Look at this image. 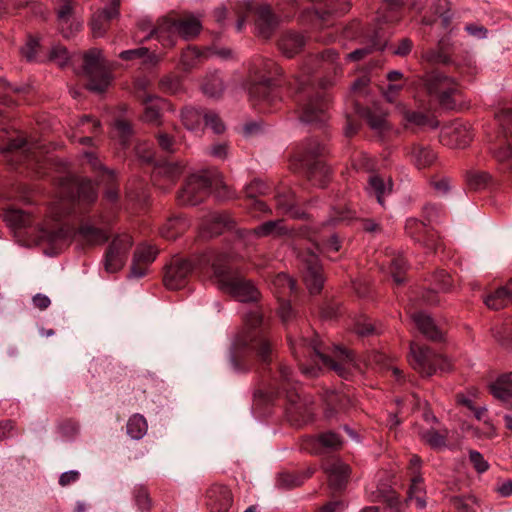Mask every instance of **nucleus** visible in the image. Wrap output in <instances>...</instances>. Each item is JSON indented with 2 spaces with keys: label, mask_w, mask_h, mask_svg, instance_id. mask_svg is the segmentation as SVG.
<instances>
[{
  "label": "nucleus",
  "mask_w": 512,
  "mask_h": 512,
  "mask_svg": "<svg viewBox=\"0 0 512 512\" xmlns=\"http://www.w3.org/2000/svg\"><path fill=\"white\" fill-rule=\"evenodd\" d=\"M283 227H282V221L281 220H275V221H268L265 222L258 227H256L253 230H243L239 231V236L241 238H245L248 236H255V237H262V236H268L272 234H279L281 233Z\"/></svg>",
  "instance_id": "e433bc0d"
},
{
  "label": "nucleus",
  "mask_w": 512,
  "mask_h": 512,
  "mask_svg": "<svg viewBox=\"0 0 512 512\" xmlns=\"http://www.w3.org/2000/svg\"><path fill=\"white\" fill-rule=\"evenodd\" d=\"M5 220L14 227L25 226L29 223V215L18 209H9L5 212Z\"/></svg>",
  "instance_id": "5fc2aeb1"
},
{
  "label": "nucleus",
  "mask_w": 512,
  "mask_h": 512,
  "mask_svg": "<svg viewBox=\"0 0 512 512\" xmlns=\"http://www.w3.org/2000/svg\"><path fill=\"white\" fill-rule=\"evenodd\" d=\"M316 441L322 447L332 450L339 449L343 444L342 438L331 431L320 434Z\"/></svg>",
  "instance_id": "8fccbe9b"
},
{
  "label": "nucleus",
  "mask_w": 512,
  "mask_h": 512,
  "mask_svg": "<svg viewBox=\"0 0 512 512\" xmlns=\"http://www.w3.org/2000/svg\"><path fill=\"white\" fill-rule=\"evenodd\" d=\"M324 146L316 139H309L297 151L296 160L307 169L309 180L320 187L326 185L330 170L319 159L323 154Z\"/></svg>",
  "instance_id": "423d86ee"
},
{
  "label": "nucleus",
  "mask_w": 512,
  "mask_h": 512,
  "mask_svg": "<svg viewBox=\"0 0 512 512\" xmlns=\"http://www.w3.org/2000/svg\"><path fill=\"white\" fill-rule=\"evenodd\" d=\"M266 190V186L263 182L260 180L252 181L247 187H246V195L247 197L251 198V209L255 211H261L266 212L268 210L267 205L262 202L261 200L254 199L256 196V193H264Z\"/></svg>",
  "instance_id": "79ce46f5"
},
{
  "label": "nucleus",
  "mask_w": 512,
  "mask_h": 512,
  "mask_svg": "<svg viewBox=\"0 0 512 512\" xmlns=\"http://www.w3.org/2000/svg\"><path fill=\"white\" fill-rule=\"evenodd\" d=\"M146 419L140 414L132 415L127 422V434L135 440L141 439L147 432Z\"/></svg>",
  "instance_id": "a19ab883"
},
{
  "label": "nucleus",
  "mask_w": 512,
  "mask_h": 512,
  "mask_svg": "<svg viewBox=\"0 0 512 512\" xmlns=\"http://www.w3.org/2000/svg\"><path fill=\"white\" fill-rule=\"evenodd\" d=\"M271 386L277 394L285 393L287 398L286 415L293 425H302L312 417V408L307 400L302 399L297 392V382L291 368L280 363L273 375Z\"/></svg>",
  "instance_id": "7ed1b4c3"
},
{
  "label": "nucleus",
  "mask_w": 512,
  "mask_h": 512,
  "mask_svg": "<svg viewBox=\"0 0 512 512\" xmlns=\"http://www.w3.org/2000/svg\"><path fill=\"white\" fill-rule=\"evenodd\" d=\"M100 128V122L90 116H83L78 124L80 133H96Z\"/></svg>",
  "instance_id": "69168bd1"
},
{
  "label": "nucleus",
  "mask_w": 512,
  "mask_h": 512,
  "mask_svg": "<svg viewBox=\"0 0 512 512\" xmlns=\"http://www.w3.org/2000/svg\"><path fill=\"white\" fill-rule=\"evenodd\" d=\"M405 229L407 233L419 242H423L426 246L432 249H436L433 243L430 244L432 240V235L429 233L426 224L422 221H419L415 218L408 219L405 225Z\"/></svg>",
  "instance_id": "2f4dec72"
},
{
  "label": "nucleus",
  "mask_w": 512,
  "mask_h": 512,
  "mask_svg": "<svg viewBox=\"0 0 512 512\" xmlns=\"http://www.w3.org/2000/svg\"><path fill=\"white\" fill-rule=\"evenodd\" d=\"M202 54L196 48H187L181 54V65L183 69L189 70L196 66L200 61Z\"/></svg>",
  "instance_id": "6e6d98bb"
},
{
  "label": "nucleus",
  "mask_w": 512,
  "mask_h": 512,
  "mask_svg": "<svg viewBox=\"0 0 512 512\" xmlns=\"http://www.w3.org/2000/svg\"><path fill=\"white\" fill-rule=\"evenodd\" d=\"M78 240L82 245L95 246L108 240V234L91 224H82L77 231Z\"/></svg>",
  "instance_id": "c85d7f7f"
},
{
  "label": "nucleus",
  "mask_w": 512,
  "mask_h": 512,
  "mask_svg": "<svg viewBox=\"0 0 512 512\" xmlns=\"http://www.w3.org/2000/svg\"><path fill=\"white\" fill-rule=\"evenodd\" d=\"M489 181L490 175L484 171H472L467 174V183L474 190L483 189Z\"/></svg>",
  "instance_id": "3c124183"
},
{
  "label": "nucleus",
  "mask_w": 512,
  "mask_h": 512,
  "mask_svg": "<svg viewBox=\"0 0 512 512\" xmlns=\"http://www.w3.org/2000/svg\"><path fill=\"white\" fill-rule=\"evenodd\" d=\"M134 499L136 505L142 511L148 510L151 506V500L149 498L148 491L143 486H139L134 490Z\"/></svg>",
  "instance_id": "0e129e2a"
},
{
  "label": "nucleus",
  "mask_w": 512,
  "mask_h": 512,
  "mask_svg": "<svg viewBox=\"0 0 512 512\" xmlns=\"http://www.w3.org/2000/svg\"><path fill=\"white\" fill-rule=\"evenodd\" d=\"M211 189H214L220 199L233 197L219 172L203 170L187 178L183 188L178 192L177 200L181 205L194 206L202 202Z\"/></svg>",
  "instance_id": "20e7f679"
},
{
  "label": "nucleus",
  "mask_w": 512,
  "mask_h": 512,
  "mask_svg": "<svg viewBox=\"0 0 512 512\" xmlns=\"http://www.w3.org/2000/svg\"><path fill=\"white\" fill-rule=\"evenodd\" d=\"M72 11L73 5L71 0H63L57 10L59 28L64 37H70L73 34V30H68L66 28L72 16Z\"/></svg>",
  "instance_id": "37998d69"
},
{
  "label": "nucleus",
  "mask_w": 512,
  "mask_h": 512,
  "mask_svg": "<svg viewBox=\"0 0 512 512\" xmlns=\"http://www.w3.org/2000/svg\"><path fill=\"white\" fill-rule=\"evenodd\" d=\"M276 207L285 215L292 218H303L305 213L296 207V197L293 191L285 190L276 196Z\"/></svg>",
  "instance_id": "c756f323"
},
{
  "label": "nucleus",
  "mask_w": 512,
  "mask_h": 512,
  "mask_svg": "<svg viewBox=\"0 0 512 512\" xmlns=\"http://www.w3.org/2000/svg\"><path fill=\"white\" fill-rule=\"evenodd\" d=\"M70 235V229L58 224L52 226L50 223H46L39 231V240L42 242H48L56 244L62 240H65Z\"/></svg>",
  "instance_id": "72a5a7b5"
},
{
  "label": "nucleus",
  "mask_w": 512,
  "mask_h": 512,
  "mask_svg": "<svg viewBox=\"0 0 512 512\" xmlns=\"http://www.w3.org/2000/svg\"><path fill=\"white\" fill-rule=\"evenodd\" d=\"M366 119L369 126L377 132L381 133L388 128L386 116L383 113H377L369 110L366 113Z\"/></svg>",
  "instance_id": "4d7b16f0"
},
{
  "label": "nucleus",
  "mask_w": 512,
  "mask_h": 512,
  "mask_svg": "<svg viewBox=\"0 0 512 512\" xmlns=\"http://www.w3.org/2000/svg\"><path fill=\"white\" fill-rule=\"evenodd\" d=\"M183 171L184 165L182 163L165 162L155 167L154 177H161L173 183L176 179H178L181 176Z\"/></svg>",
  "instance_id": "58836bf2"
},
{
  "label": "nucleus",
  "mask_w": 512,
  "mask_h": 512,
  "mask_svg": "<svg viewBox=\"0 0 512 512\" xmlns=\"http://www.w3.org/2000/svg\"><path fill=\"white\" fill-rule=\"evenodd\" d=\"M231 259L232 256L226 253H218L207 259L212 261L214 281L222 291L241 302L256 301L259 296L258 290L231 266Z\"/></svg>",
  "instance_id": "f03ea898"
},
{
  "label": "nucleus",
  "mask_w": 512,
  "mask_h": 512,
  "mask_svg": "<svg viewBox=\"0 0 512 512\" xmlns=\"http://www.w3.org/2000/svg\"><path fill=\"white\" fill-rule=\"evenodd\" d=\"M390 267L395 283L398 285L402 284L405 280L403 274L407 267L406 260L401 255H398L391 260Z\"/></svg>",
  "instance_id": "603ef678"
},
{
  "label": "nucleus",
  "mask_w": 512,
  "mask_h": 512,
  "mask_svg": "<svg viewBox=\"0 0 512 512\" xmlns=\"http://www.w3.org/2000/svg\"><path fill=\"white\" fill-rule=\"evenodd\" d=\"M309 345L325 367L335 371L344 379H348L354 371L360 370L352 351L341 346H334L331 354L328 355L320 351L316 340H312Z\"/></svg>",
  "instance_id": "1a4fd4ad"
},
{
  "label": "nucleus",
  "mask_w": 512,
  "mask_h": 512,
  "mask_svg": "<svg viewBox=\"0 0 512 512\" xmlns=\"http://www.w3.org/2000/svg\"><path fill=\"white\" fill-rule=\"evenodd\" d=\"M383 501L387 504L391 512H402L404 504L399 500L398 495L394 491H389L383 496Z\"/></svg>",
  "instance_id": "774afa93"
},
{
  "label": "nucleus",
  "mask_w": 512,
  "mask_h": 512,
  "mask_svg": "<svg viewBox=\"0 0 512 512\" xmlns=\"http://www.w3.org/2000/svg\"><path fill=\"white\" fill-rule=\"evenodd\" d=\"M299 258L303 266L304 282L310 293L316 294L320 292L323 287L324 277L317 254L308 248L299 255Z\"/></svg>",
  "instance_id": "2eb2a0df"
},
{
  "label": "nucleus",
  "mask_w": 512,
  "mask_h": 512,
  "mask_svg": "<svg viewBox=\"0 0 512 512\" xmlns=\"http://www.w3.org/2000/svg\"><path fill=\"white\" fill-rule=\"evenodd\" d=\"M144 114L143 120L151 124H160L161 111L166 105L165 101L159 97L147 95L143 99Z\"/></svg>",
  "instance_id": "7c9ffc66"
},
{
  "label": "nucleus",
  "mask_w": 512,
  "mask_h": 512,
  "mask_svg": "<svg viewBox=\"0 0 512 512\" xmlns=\"http://www.w3.org/2000/svg\"><path fill=\"white\" fill-rule=\"evenodd\" d=\"M323 468L333 489L339 490L346 485L350 475V467L346 463L339 459H333L328 461Z\"/></svg>",
  "instance_id": "b1692460"
},
{
  "label": "nucleus",
  "mask_w": 512,
  "mask_h": 512,
  "mask_svg": "<svg viewBox=\"0 0 512 512\" xmlns=\"http://www.w3.org/2000/svg\"><path fill=\"white\" fill-rule=\"evenodd\" d=\"M61 189L65 198L77 201L78 204L89 205L97 199V190L93 183L87 179H67L62 183Z\"/></svg>",
  "instance_id": "4468645a"
},
{
  "label": "nucleus",
  "mask_w": 512,
  "mask_h": 512,
  "mask_svg": "<svg viewBox=\"0 0 512 512\" xmlns=\"http://www.w3.org/2000/svg\"><path fill=\"white\" fill-rule=\"evenodd\" d=\"M472 137L470 126L457 122L443 129L440 139L446 146L463 149L470 144Z\"/></svg>",
  "instance_id": "f3484780"
},
{
  "label": "nucleus",
  "mask_w": 512,
  "mask_h": 512,
  "mask_svg": "<svg viewBox=\"0 0 512 512\" xmlns=\"http://www.w3.org/2000/svg\"><path fill=\"white\" fill-rule=\"evenodd\" d=\"M469 459L478 473H484L489 469L488 462L484 459L483 455L478 451L471 450L469 452Z\"/></svg>",
  "instance_id": "338daca9"
},
{
  "label": "nucleus",
  "mask_w": 512,
  "mask_h": 512,
  "mask_svg": "<svg viewBox=\"0 0 512 512\" xmlns=\"http://www.w3.org/2000/svg\"><path fill=\"white\" fill-rule=\"evenodd\" d=\"M509 301L508 291L505 287L497 289L493 294L488 295L484 299V303L487 307L493 310H499L505 307Z\"/></svg>",
  "instance_id": "09e8293b"
},
{
  "label": "nucleus",
  "mask_w": 512,
  "mask_h": 512,
  "mask_svg": "<svg viewBox=\"0 0 512 512\" xmlns=\"http://www.w3.org/2000/svg\"><path fill=\"white\" fill-rule=\"evenodd\" d=\"M491 394L506 405L512 408V373L499 376L489 386Z\"/></svg>",
  "instance_id": "393cba45"
},
{
  "label": "nucleus",
  "mask_w": 512,
  "mask_h": 512,
  "mask_svg": "<svg viewBox=\"0 0 512 512\" xmlns=\"http://www.w3.org/2000/svg\"><path fill=\"white\" fill-rule=\"evenodd\" d=\"M384 47V43L378 40H373L371 45L360 49H356L355 51L347 54L346 58L349 61H359L366 57L368 54H370L373 50H383Z\"/></svg>",
  "instance_id": "864d4df0"
},
{
  "label": "nucleus",
  "mask_w": 512,
  "mask_h": 512,
  "mask_svg": "<svg viewBox=\"0 0 512 512\" xmlns=\"http://www.w3.org/2000/svg\"><path fill=\"white\" fill-rule=\"evenodd\" d=\"M245 328L235 340L237 347H251L258 360L269 364L272 360L273 345L267 331L262 327L263 316L258 309L248 312L244 317Z\"/></svg>",
  "instance_id": "39448f33"
},
{
  "label": "nucleus",
  "mask_w": 512,
  "mask_h": 512,
  "mask_svg": "<svg viewBox=\"0 0 512 512\" xmlns=\"http://www.w3.org/2000/svg\"><path fill=\"white\" fill-rule=\"evenodd\" d=\"M423 58L430 64H448L449 56L443 51L442 48L430 50L423 55Z\"/></svg>",
  "instance_id": "e2e57ef3"
},
{
  "label": "nucleus",
  "mask_w": 512,
  "mask_h": 512,
  "mask_svg": "<svg viewBox=\"0 0 512 512\" xmlns=\"http://www.w3.org/2000/svg\"><path fill=\"white\" fill-rule=\"evenodd\" d=\"M306 44L303 34L297 32H286L279 40V49L284 56L292 58L298 54Z\"/></svg>",
  "instance_id": "a878e982"
},
{
  "label": "nucleus",
  "mask_w": 512,
  "mask_h": 512,
  "mask_svg": "<svg viewBox=\"0 0 512 512\" xmlns=\"http://www.w3.org/2000/svg\"><path fill=\"white\" fill-rule=\"evenodd\" d=\"M202 90L205 95L216 98L219 97L224 91V83L221 77L217 74H212L206 77L202 85Z\"/></svg>",
  "instance_id": "49530a36"
},
{
  "label": "nucleus",
  "mask_w": 512,
  "mask_h": 512,
  "mask_svg": "<svg viewBox=\"0 0 512 512\" xmlns=\"http://www.w3.org/2000/svg\"><path fill=\"white\" fill-rule=\"evenodd\" d=\"M409 363L424 377H430L437 371L446 372L451 369V363L442 355L416 343L410 344Z\"/></svg>",
  "instance_id": "6e6552de"
},
{
  "label": "nucleus",
  "mask_w": 512,
  "mask_h": 512,
  "mask_svg": "<svg viewBox=\"0 0 512 512\" xmlns=\"http://www.w3.org/2000/svg\"><path fill=\"white\" fill-rule=\"evenodd\" d=\"M339 58L338 53L334 49H325L320 54L311 58L302 68V74L297 79L299 83V90L303 92L300 102V120L305 123H324L328 119V106L329 101L323 92L315 91L311 88L306 91V86L309 85V76L313 70L310 62H315L319 67L333 69L334 72L340 70V65L337 62Z\"/></svg>",
  "instance_id": "f257e3e1"
},
{
  "label": "nucleus",
  "mask_w": 512,
  "mask_h": 512,
  "mask_svg": "<svg viewBox=\"0 0 512 512\" xmlns=\"http://www.w3.org/2000/svg\"><path fill=\"white\" fill-rule=\"evenodd\" d=\"M157 251L149 245H140L134 252L130 269L131 278H142L147 274L148 266L156 259Z\"/></svg>",
  "instance_id": "a211bd4d"
},
{
  "label": "nucleus",
  "mask_w": 512,
  "mask_h": 512,
  "mask_svg": "<svg viewBox=\"0 0 512 512\" xmlns=\"http://www.w3.org/2000/svg\"><path fill=\"white\" fill-rule=\"evenodd\" d=\"M84 156L87 159V161L91 164L93 169L103 171L102 176H101L102 181L107 180L108 182L112 183L115 180L114 172L104 168V166L100 163V161L98 160V158L95 156L94 153L85 152Z\"/></svg>",
  "instance_id": "13d9d810"
},
{
  "label": "nucleus",
  "mask_w": 512,
  "mask_h": 512,
  "mask_svg": "<svg viewBox=\"0 0 512 512\" xmlns=\"http://www.w3.org/2000/svg\"><path fill=\"white\" fill-rule=\"evenodd\" d=\"M411 319L418 330L428 339L433 341L443 339V332L435 325L429 315L423 312H415L411 314Z\"/></svg>",
  "instance_id": "cd10ccee"
},
{
  "label": "nucleus",
  "mask_w": 512,
  "mask_h": 512,
  "mask_svg": "<svg viewBox=\"0 0 512 512\" xmlns=\"http://www.w3.org/2000/svg\"><path fill=\"white\" fill-rule=\"evenodd\" d=\"M178 31L173 19L163 18L159 20L156 28L145 37V40L156 38L164 47H173L176 44Z\"/></svg>",
  "instance_id": "5701e85b"
},
{
  "label": "nucleus",
  "mask_w": 512,
  "mask_h": 512,
  "mask_svg": "<svg viewBox=\"0 0 512 512\" xmlns=\"http://www.w3.org/2000/svg\"><path fill=\"white\" fill-rule=\"evenodd\" d=\"M369 193L376 196L377 201L380 205H384L383 198L385 195H388L392 191V182L390 179L384 181L378 175H372L369 178Z\"/></svg>",
  "instance_id": "4c0bfd02"
},
{
  "label": "nucleus",
  "mask_w": 512,
  "mask_h": 512,
  "mask_svg": "<svg viewBox=\"0 0 512 512\" xmlns=\"http://www.w3.org/2000/svg\"><path fill=\"white\" fill-rule=\"evenodd\" d=\"M189 227L188 221L181 217L175 216L169 218L166 223L161 227L160 234L167 240H174L179 235L183 234Z\"/></svg>",
  "instance_id": "473e14b6"
},
{
  "label": "nucleus",
  "mask_w": 512,
  "mask_h": 512,
  "mask_svg": "<svg viewBox=\"0 0 512 512\" xmlns=\"http://www.w3.org/2000/svg\"><path fill=\"white\" fill-rule=\"evenodd\" d=\"M193 270L190 260L175 258L165 269L163 282L167 289L177 290L185 286L189 275Z\"/></svg>",
  "instance_id": "dca6fc26"
},
{
  "label": "nucleus",
  "mask_w": 512,
  "mask_h": 512,
  "mask_svg": "<svg viewBox=\"0 0 512 512\" xmlns=\"http://www.w3.org/2000/svg\"><path fill=\"white\" fill-rule=\"evenodd\" d=\"M206 505L212 512H225L232 505V494L224 485H213L206 492Z\"/></svg>",
  "instance_id": "412c9836"
},
{
  "label": "nucleus",
  "mask_w": 512,
  "mask_h": 512,
  "mask_svg": "<svg viewBox=\"0 0 512 512\" xmlns=\"http://www.w3.org/2000/svg\"><path fill=\"white\" fill-rule=\"evenodd\" d=\"M501 345L512 349V319L508 320L500 331L495 334Z\"/></svg>",
  "instance_id": "680f3d73"
},
{
  "label": "nucleus",
  "mask_w": 512,
  "mask_h": 512,
  "mask_svg": "<svg viewBox=\"0 0 512 512\" xmlns=\"http://www.w3.org/2000/svg\"><path fill=\"white\" fill-rule=\"evenodd\" d=\"M119 57L125 61L133 59H144V63L155 64L160 59L155 53H150L148 48L140 47L137 49L122 51Z\"/></svg>",
  "instance_id": "a18cd8bd"
},
{
  "label": "nucleus",
  "mask_w": 512,
  "mask_h": 512,
  "mask_svg": "<svg viewBox=\"0 0 512 512\" xmlns=\"http://www.w3.org/2000/svg\"><path fill=\"white\" fill-rule=\"evenodd\" d=\"M107 2L109 5L94 14L91 19L90 25L94 37H102L108 28L109 21L119 15L120 0H107Z\"/></svg>",
  "instance_id": "6ab92c4d"
},
{
  "label": "nucleus",
  "mask_w": 512,
  "mask_h": 512,
  "mask_svg": "<svg viewBox=\"0 0 512 512\" xmlns=\"http://www.w3.org/2000/svg\"><path fill=\"white\" fill-rule=\"evenodd\" d=\"M448 432L444 430L443 432H439L433 428L421 430L419 432V437L421 441L425 444L429 445L433 449H441L446 446Z\"/></svg>",
  "instance_id": "ea45409f"
},
{
  "label": "nucleus",
  "mask_w": 512,
  "mask_h": 512,
  "mask_svg": "<svg viewBox=\"0 0 512 512\" xmlns=\"http://www.w3.org/2000/svg\"><path fill=\"white\" fill-rule=\"evenodd\" d=\"M314 473V470L308 468L302 473H280L277 478V486L284 489H291L298 487L304 483V481L310 478Z\"/></svg>",
  "instance_id": "c9c22d12"
},
{
  "label": "nucleus",
  "mask_w": 512,
  "mask_h": 512,
  "mask_svg": "<svg viewBox=\"0 0 512 512\" xmlns=\"http://www.w3.org/2000/svg\"><path fill=\"white\" fill-rule=\"evenodd\" d=\"M256 13V29L258 35L267 39L271 36L274 28L276 27L277 20L273 15L270 6L267 4L260 5L257 8Z\"/></svg>",
  "instance_id": "bb28decb"
},
{
  "label": "nucleus",
  "mask_w": 512,
  "mask_h": 512,
  "mask_svg": "<svg viewBox=\"0 0 512 512\" xmlns=\"http://www.w3.org/2000/svg\"><path fill=\"white\" fill-rule=\"evenodd\" d=\"M233 220L226 213L211 212L204 217L201 223V233L205 237L221 234L224 229L231 228Z\"/></svg>",
  "instance_id": "4be33fe9"
},
{
  "label": "nucleus",
  "mask_w": 512,
  "mask_h": 512,
  "mask_svg": "<svg viewBox=\"0 0 512 512\" xmlns=\"http://www.w3.org/2000/svg\"><path fill=\"white\" fill-rule=\"evenodd\" d=\"M203 119L204 114L202 111L192 107H186L181 112L183 125L190 131L199 129Z\"/></svg>",
  "instance_id": "c03bdc74"
},
{
  "label": "nucleus",
  "mask_w": 512,
  "mask_h": 512,
  "mask_svg": "<svg viewBox=\"0 0 512 512\" xmlns=\"http://www.w3.org/2000/svg\"><path fill=\"white\" fill-rule=\"evenodd\" d=\"M315 245L320 252L324 253L338 252L341 247V243L335 234L330 235L327 240L317 239Z\"/></svg>",
  "instance_id": "bf43d9fd"
},
{
  "label": "nucleus",
  "mask_w": 512,
  "mask_h": 512,
  "mask_svg": "<svg viewBox=\"0 0 512 512\" xmlns=\"http://www.w3.org/2000/svg\"><path fill=\"white\" fill-rule=\"evenodd\" d=\"M496 119L501 127V132L492 150L499 161H506L512 159V109L500 110L496 114Z\"/></svg>",
  "instance_id": "f8f14e48"
},
{
  "label": "nucleus",
  "mask_w": 512,
  "mask_h": 512,
  "mask_svg": "<svg viewBox=\"0 0 512 512\" xmlns=\"http://www.w3.org/2000/svg\"><path fill=\"white\" fill-rule=\"evenodd\" d=\"M295 281L285 273H279L272 280V286L275 293L279 296H285L295 290Z\"/></svg>",
  "instance_id": "de8ad7c7"
},
{
  "label": "nucleus",
  "mask_w": 512,
  "mask_h": 512,
  "mask_svg": "<svg viewBox=\"0 0 512 512\" xmlns=\"http://www.w3.org/2000/svg\"><path fill=\"white\" fill-rule=\"evenodd\" d=\"M421 81L427 92L435 96L444 108L452 109L454 107L452 96L457 91V85L451 78L433 70L427 72Z\"/></svg>",
  "instance_id": "9b49d317"
},
{
  "label": "nucleus",
  "mask_w": 512,
  "mask_h": 512,
  "mask_svg": "<svg viewBox=\"0 0 512 512\" xmlns=\"http://www.w3.org/2000/svg\"><path fill=\"white\" fill-rule=\"evenodd\" d=\"M83 73L89 79L87 88L96 93L104 92L110 84L108 72L101 50L92 48L83 55Z\"/></svg>",
  "instance_id": "9d476101"
},
{
  "label": "nucleus",
  "mask_w": 512,
  "mask_h": 512,
  "mask_svg": "<svg viewBox=\"0 0 512 512\" xmlns=\"http://www.w3.org/2000/svg\"><path fill=\"white\" fill-rule=\"evenodd\" d=\"M178 36H181L184 39H191L196 37L201 29V21L194 17V16H188L179 20H175Z\"/></svg>",
  "instance_id": "f704fd0d"
},
{
  "label": "nucleus",
  "mask_w": 512,
  "mask_h": 512,
  "mask_svg": "<svg viewBox=\"0 0 512 512\" xmlns=\"http://www.w3.org/2000/svg\"><path fill=\"white\" fill-rule=\"evenodd\" d=\"M49 60L60 67L65 66L69 60V54L67 49L62 45L53 46L49 53Z\"/></svg>",
  "instance_id": "052dcab7"
},
{
  "label": "nucleus",
  "mask_w": 512,
  "mask_h": 512,
  "mask_svg": "<svg viewBox=\"0 0 512 512\" xmlns=\"http://www.w3.org/2000/svg\"><path fill=\"white\" fill-rule=\"evenodd\" d=\"M132 244V239L128 234L118 235L112 240L104 259V268L108 273H116L123 268Z\"/></svg>",
  "instance_id": "ddd939ff"
},
{
  "label": "nucleus",
  "mask_w": 512,
  "mask_h": 512,
  "mask_svg": "<svg viewBox=\"0 0 512 512\" xmlns=\"http://www.w3.org/2000/svg\"><path fill=\"white\" fill-rule=\"evenodd\" d=\"M252 73L253 78L248 89L250 97L272 102L274 76L280 74L278 65L272 60H261L259 64H254Z\"/></svg>",
  "instance_id": "0eeeda50"
},
{
  "label": "nucleus",
  "mask_w": 512,
  "mask_h": 512,
  "mask_svg": "<svg viewBox=\"0 0 512 512\" xmlns=\"http://www.w3.org/2000/svg\"><path fill=\"white\" fill-rule=\"evenodd\" d=\"M406 156L417 169H425L434 164L436 152L428 145L413 143L406 148Z\"/></svg>",
  "instance_id": "aec40b11"
}]
</instances>
